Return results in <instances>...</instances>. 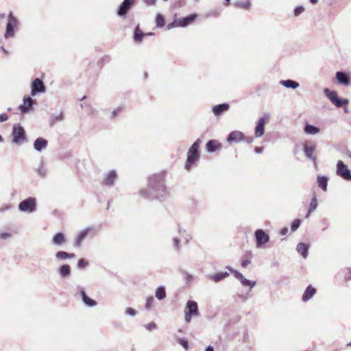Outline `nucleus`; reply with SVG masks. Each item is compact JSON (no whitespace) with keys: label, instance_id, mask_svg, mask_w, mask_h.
<instances>
[{"label":"nucleus","instance_id":"31","mask_svg":"<svg viewBox=\"0 0 351 351\" xmlns=\"http://www.w3.org/2000/svg\"><path fill=\"white\" fill-rule=\"evenodd\" d=\"M229 276V274L226 271H221L215 274V275L212 276L211 278L216 282L226 278Z\"/></svg>","mask_w":351,"mask_h":351},{"label":"nucleus","instance_id":"15","mask_svg":"<svg viewBox=\"0 0 351 351\" xmlns=\"http://www.w3.org/2000/svg\"><path fill=\"white\" fill-rule=\"evenodd\" d=\"M316 149L315 145L313 144L312 143L307 142L304 145V151L305 153V155L313 160H315V157L313 156V153Z\"/></svg>","mask_w":351,"mask_h":351},{"label":"nucleus","instance_id":"55","mask_svg":"<svg viewBox=\"0 0 351 351\" xmlns=\"http://www.w3.org/2000/svg\"><path fill=\"white\" fill-rule=\"evenodd\" d=\"M206 351H214V348L213 346H208L206 348Z\"/></svg>","mask_w":351,"mask_h":351},{"label":"nucleus","instance_id":"29","mask_svg":"<svg viewBox=\"0 0 351 351\" xmlns=\"http://www.w3.org/2000/svg\"><path fill=\"white\" fill-rule=\"evenodd\" d=\"M145 36V34L143 33L139 28V26L137 25L134 30V39L136 42L140 43L142 41L143 37Z\"/></svg>","mask_w":351,"mask_h":351},{"label":"nucleus","instance_id":"61","mask_svg":"<svg viewBox=\"0 0 351 351\" xmlns=\"http://www.w3.org/2000/svg\"><path fill=\"white\" fill-rule=\"evenodd\" d=\"M348 346H351V342H350Z\"/></svg>","mask_w":351,"mask_h":351},{"label":"nucleus","instance_id":"25","mask_svg":"<svg viewBox=\"0 0 351 351\" xmlns=\"http://www.w3.org/2000/svg\"><path fill=\"white\" fill-rule=\"evenodd\" d=\"M317 184L323 191H326L328 179L325 176H317Z\"/></svg>","mask_w":351,"mask_h":351},{"label":"nucleus","instance_id":"19","mask_svg":"<svg viewBox=\"0 0 351 351\" xmlns=\"http://www.w3.org/2000/svg\"><path fill=\"white\" fill-rule=\"evenodd\" d=\"M229 109V105L227 104H219L213 108V112L216 116L220 115L222 112Z\"/></svg>","mask_w":351,"mask_h":351},{"label":"nucleus","instance_id":"42","mask_svg":"<svg viewBox=\"0 0 351 351\" xmlns=\"http://www.w3.org/2000/svg\"><path fill=\"white\" fill-rule=\"evenodd\" d=\"M88 265V262L84 258L80 259L77 263V267L80 269H84Z\"/></svg>","mask_w":351,"mask_h":351},{"label":"nucleus","instance_id":"40","mask_svg":"<svg viewBox=\"0 0 351 351\" xmlns=\"http://www.w3.org/2000/svg\"><path fill=\"white\" fill-rule=\"evenodd\" d=\"M227 269H228L232 273H233L237 278L240 279L243 283H245V279H243V275L241 273L232 269L230 267H227Z\"/></svg>","mask_w":351,"mask_h":351},{"label":"nucleus","instance_id":"23","mask_svg":"<svg viewBox=\"0 0 351 351\" xmlns=\"http://www.w3.org/2000/svg\"><path fill=\"white\" fill-rule=\"evenodd\" d=\"M252 256L253 255L252 252H245L241 259V266L243 267H246L251 263Z\"/></svg>","mask_w":351,"mask_h":351},{"label":"nucleus","instance_id":"27","mask_svg":"<svg viewBox=\"0 0 351 351\" xmlns=\"http://www.w3.org/2000/svg\"><path fill=\"white\" fill-rule=\"evenodd\" d=\"M308 246L304 243H300L297 246L298 252L304 257L306 258L308 254Z\"/></svg>","mask_w":351,"mask_h":351},{"label":"nucleus","instance_id":"63","mask_svg":"<svg viewBox=\"0 0 351 351\" xmlns=\"http://www.w3.org/2000/svg\"><path fill=\"white\" fill-rule=\"evenodd\" d=\"M228 3L230 1V0H226Z\"/></svg>","mask_w":351,"mask_h":351},{"label":"nucleus","instance_id":"47","mask_svg":"<svg viewBox=\"0 0 351 351\" xmlns=\"http://www.w3.org/2000/svg\"><path fill=\"white\" fill-rule=\"evenodd\" d=\"M304 10V8L302 7V6H298L297 8H295V9L294 10V14L295 16H298L300 15L302 12H303Z\"/></svg>","mask_w":351,"mask_h":351},{"label":"nucleus","instance_id":"7","mask_svg":"<svg viewBox=\"0 0 351 351\" xmlns=\"http://www.w3.org/2000/svg\"><path fill=\"white\" fill-rule=\"evenodd\" d=\"M241 141H245L248 143H250L252 142L253 138L252 137H245L244 134L239 131L232 132L228 137V141L229 143H233V142L238 143Z\"/></svg>","mask_w":351,"mask_h":351},{"label":"nucleus","instance_id":"18","mask_svg":"<svg viewBox=\"0 0 351 351\" xmlns=\"http://www.w3.org/2000/svg\"><path fill=\"white\" fill-rule=\"evenodd\" d=\"M90 230V228H86L85 230L81 231L79 233V234L75 241V243H74L75 247H80L82 241L86 237V236L88 235Z\"/></svg>","mask_w":351,"mask_h":351},{"label":"nucleus","instance_id":"13","mask_svg":"<svg viewBox=\"0 0 351 351\" xmlns=\"http://www.w3.org/2000/svg\"><path fill=\"white\" fill-rule=\"evenodd\" d=\"M16 19L12 15V14H10L5 34L6 38L14 36V27L16 25Z\"/></svg>","mask_w":351,"mask_h":351},{"label":"nucleus","instance_id":"30","mask_svg":"<svg viewBox=\"0 0 351 351\" xmlns=\"http://www.w3.org/2000/svg\"><path fill=\"white\" fill-rule=\"evenodd\" d=\"M65 241L64 235L61 232L57 233L53 237V242L56 245H62Z\"/></svg>","mask_w":351,"mask_h":351},{"label":"nucleus","instance_id":"17","mask_svg":"<svg viewBox=\"0 0 351 351\" xmlns=\"http://www.w3.org/2000/svg\"><path fill=\"white\" fill-rule=\"evenodd\" d=\"M117 177V173L114 170L110 171L106 178L104 180L103 184L107 186H111L114 184V180Z\"/></svg>","mask_w":351,"mask_h":351},{"label":"nucleus","instance_id":"62","mask_svg":"<svg viewBox=\"0 0 351 351\" xmlns=\"http://www.w3.org/2000/svg\"><path fill=\"white\" fill-rule=\"evenodd\" d=\"M1 140H2V137H1V136L0 135V141H1Z\"/></svg>","mask_w":351,"mask_h":351},{"label":"nucleus","instance_id":"14","mask_svg":"<svg viewBox=\"0 0 351 351\" xmlns=\"http://www.w3.org/2000/svg\"><path fill=\"white\" fill-rule=\"evenodd\" d=\"M45 86L43 82L38 78L35 79L32 83V95H35L37 93L45 92Z\"/></svg>","mask_w":351,"mask_h":351},{"label":"nucleus","instance_id":"44","mask_svg":"<svg viewBox=\"0 0 351 351\" xmlns=\"http://www.w3.org/2000/svg\"><path fill=\"white\" fill-rule=\"evenodd\" d=\"M154 302V299L153 296H150L147 299L145 308L147 309H150L153 305V303Z\"/></svg>","mask_w":351,"mask_h":351},{"label":"nucleus","instance_id":"53","mask_svg":"<svg viewBox=\"0 0 351 351\" xmlns=\"http://www.w3.org/2000/svg\"><path fill=\"white\" fill-rule=\"evenodd\" d=\"M177 27V26L176 25V20H175L173 22H172L171 23H169V24L167 25L168 29H170V28H171V27Z\"/></svg>","mask_w":351,"mask_h":351},{"label":"nucleus","instance_id":"1","mask_svg":"<svg viewBox=\"0 0 351 351\" xmlns=\"http://www.w3.org/2000/svg\"><path fill=\"white\" fill-rule=\"evenodd\" d=\"M201 144V140L197 139L193 144L190 147L187 152V158L185 162L184 167L187 171H190L192 166L199 160V147Z\"/></svg>","mask_w":351,"mask_h":351},{"label":"nucleus","instance_id":"4","mask_svg":"<svg viewBox=\"0 0 351 351\" xmlns=\"http://www.w3.org/2000/svg\"><path fill=\"white\" fill-rule=\"evenodd\" d=\"M13 142L21 144L25 141V132L20 125H14L12 130Z\"/></svg>","mask_w":351,"mask_h":351},{"label":"nucleus","instance_id":"11","mask_svg":"<svg viewBox=\"0 0 351 351\" xmlns=\"http://www.w3.org/2000/svg\"><path fill=\"white\" fill-rule=\"evenodd\" d=\"M197 17V15L196 14H192L186 17L176 19V25L178 27H186L190 24H192L195 21Z\"/></svg>","mask_w":351,"mask_h":351},{"label":"nucleus","instance_id":"45","mask_svg":"<svg viewBox=\"0 0 351 351\" xmlns=\"http://www.w3.org/2000/svg\"><path fill=\"white\" fill-rule=\"evenodd\" d=\"M343 272L345 278L348 280H351V267L346 268Z\"/></svg>","mask_w":351,"mask_h":351},{"label":"nucleus","instance_id":"57","mask_svg":"<svg viewBox=\"0 0 351 351\" xmlns=\"http://www.w3.org/2000/svg\"><path fill=\"white\" fill-rule=\"evenodd\" d=\"M141 193L142 194V195L145 196V195L147 194V191H142L141 192Z\"/></svg>","mask_w":351,"mask_h":351},{"label":"nucleus","instance_id":"33","mask_svg":"<svg viewBox=\"0 0 351 351\" xmlns=\"http://www.w3.org/2000/svg\"><path fill=\"white\" fill-rule=\"evenodd\" d=\"M56 256L59 259H66L75 257V254H69L64 251H59L56 253Z\"/></svg>","mask_w":351,"mask_h":351},{"label":"nucleus","instance_id":"36","mask_svg":"<svg viewBox=\"0 0 351 351\" xmlns=\"http://www.w3.org/2000/svg\"><path fill=\"white\" fill-rule=\"evenodd\" d=\"M304 131L307 134H315L319 132V129L311 125H306L304 128Z\"/></svg>","mask_w":351,"mask_h":351},{"label":"nucleus","instance_id":"12","mask_svg":"<svg viewBox=\"0 0 351 351\" xmlns=\"http://www.w3.org/2000/svg\"><path fill=\"white\" fill-rule=\"evenodd\" d=\"M255 237L256 240V246L261 247L269 241V237L263 230H257L255 232Z\"/></svg>","mask_w":351,"mask_h":351},{"label":"nucleus","instance_id":"60","mask_svg":"<svg viewBox=\"0 0 351 351\" xmlns=\"http://www.w3.org/2000/svg\"><path fill=\"white\" fill-rule=\"evenodd\" d=\"M246 285H250V282H247Z\"/></svg>","mask_w":351,"mask_h":351},{"label":"nucleus","instance_id":"46","mask_svg":"<svg viewBox=\"0 0 351 351\" xmlns=\"http://www.w3.org/2000/svg\"><path fill=\"white\" fill-rule=\"evenodd\" d=\"M125 314L134 317L136 315V311L134 308L128 307L125 310Z\"/></svg>","mask_w":351,"mask_h":351},{"label":"nucleus","instance_id":"24","mask_svg":"<svg viewBox=\"0 0 351 351\" xmlns=\"http://www.w3.org/2000/svg\"><path fill=\"white\" fill-rule=\"evenodd\" d=\"M253 287H241V290L238 291L237 294L242 300H246Z\"/></svg>","mask_w":351,"mask_h":351},{"label":"nucleus","instance_id":"52","mask_svg":"<svg viewBox=\"0 0 351 351\" xmlns=\"http://www.w3.org/2000/svg\"><path fill=\"white\" fill-rule=\"evenodd\" d=\"M289 230L287 228H283L281 230H280V234L281 235H285L287 234Z\"/></svg>","mask_w":351,"mask_h":351},{"label":"nucleus","instance_id":"20","mask_svg":"<svg viewBox=\"0 0 351 351\" xmlns=\"http://www.w3.org/2000/svg\"><path fill=\"white\" fill-rule=\"evenodd\" d=\"M316 293V289L313 287H307L303 295L302 300L306 302L309 300Z\"/></svg>","mask_w":351,"mask_h":351},{"label":"nucleus","instance_id":"28","mask_svg":"<svg viewBox=\"0 0 351 351\" xmlns=\"http://www.w3.org/2000/svg\"><path fill=\"white\" fill-rule=\"evenodd\" d=\"M82 300L85 303L86 305L88 306H94L97 304L96 302L90 298H88L84 291H81L80 292Z\"/></svg>","mask_w":351,"mask_h":351},{"label":"nucleus","instance_id":"49","mask_svg":"<svg viewBox=\"0 0 351 351\" xmlns=\"http://www.w3.org/2000/svg\"><path fill=\"white\" fill-rule=\"evenodd\" d=\"M12 237V234L9 232H1L0 233V239H6L9 237Z\"/></svg>","mask_w":351,"mask_h":351},{"label":"nucleus","instance_id":"35","mask_svg":"<svg viewBox=\"0 0 351 351\" xmlns=\"http://www.w3.org/2000/svg\"><path fill=\"white\" fill-rule=\"evenodd\" d=\"M281 84L287 88H296L299 86V84L298 82L290 80L282 81Z\"/></svg>","mask_w":351,"mask_h":351},{"label":"nucleus","instance_id":"21","mask_svg":"<svg viewBox=\"0 0 351 351\" xmlns=\"http://www.w3.org/2000/svg\"><path fill=\"white\" fill-rule=\"evenodd\" d=\"M33 104V100L31 97H28L23 99V104L20 106L22 112H27Z\"/></svg>","mask_w":351,"mask_h":351},{"label":"nucleus","instance_id":"51","mask_svg":"<svg viewBox=\"0 0 351 351\" xmlns=\"http://www.w3.org/2000/svg\"><path fill=\"white\" fill-rule=\"evenodd\" d=\"M144 2H145L149 5H153L156 3V0H144Z\"/></svg>","mask_w":351,"mask_h":351},{"label":"nucleus","instance_id":"3","mask_svg":"<svg viewBox=\"0 0 351 351\" xmlns=\"http://www.w3.org/2000/svg\"><path fill=\"white\" fill-rule=\"evenodd\" d=\"M186 310L184 311V319L186 323H189L193 316L198 315V306L195 301L189 300L186 303Z\"/></svg>","mask_w":351,"mask_h":351},{"label":"nucleus","instance_id":"48","mask_svg":"<svg viewBox=\"0 0 351 351\" xmlns=\"http://www.w3.org/2000/svg\"><path fill=\"white\" fill-rule=\"evenodd\" d=\"M179 343L183 346L186 350L188 349V341L184 339H180L178 340Z\"/></svg>","mask_w":351,"mask_h":351},{"label":"nucleus","instance_id":"2","mask_svg":"<svg viewBox=\"0 0 351 351\" xmlns=\"http://www.w3.org/2000/svg\"><path fill=\"white\" fill-rule=\"evenodd\" d=\"M165 173L160 172L158 173L153 174L148 178L147 188L149 190H157L162 192L166 191L165 186Z\"/></svg>","mask_w":351,"mask_h":351},{"label":"nucleus","instance_id":"50","mask_svg":"<svg viewBox=\"0 0 351 351\" xmlns=\"http://www.w3.org/2000/svg\"><path fill=\"white\" fill-rule=\"evenodd\" d=\"M8 119V116L7 114L3 113V114H0V121L1 122L5 121Z\"/></svg>","mask_w":351,"mask_h":351},{"label":"nucleus","instance_id":"56","mask_svg":"<svg viewBox=\"0 0 351 351\" xmlns=\"http://www.w3.org/2000/svg\"><path fill=\"white\" fill-rule=\"evenodd\" d=\"M317 1L318 0H310L311 3H313V4H315V3H317Z\"/></svg>","mask_w":351,"mask_h":351},{"label":"nucleus","instance_id":"41","mask_svg":"<svg viewBox=\"0 0 351 351\" xmlns=\"http://www.w3.org/2000/svg\"><path fill=\"white\" fill-rule=\"evenodd\" d=\"M144 327L149 331H152L157 328V326L154 322L145 324Z\"/></svg>","mask_w":351,"mask_h":351},{"label":"nucleus","instance_id":"39","mask_svg":"<svg viewBox=\"0 0 351 351\" xmlns=\"http://www.w3.org/2000/svg\"><path fill=\"white\" fill-rule=\"evenodd\" d=\"M71 269L69 265H64L60 269V273L62 276H66L70 274Z\"/></svg>","mask_w":351,"mask_h":351},{"label":"nucleus","instance_id":"34","mask_svg":"<svg viewBox=\"0 0 351 351\" xmlns=\"http://www.w3.org/2000/svg\"><path fill=\"white\" fill-rule=\"evenodd\" d=\"M317 199L316 195L314 194V195L311 199L310 206H309L307 216L309 215L313 211H314L315 209L317 208Z\"/></svg>","mask_w":351,"mask_h":351},{"label":"nucleus","instance_id":"38","mask_svg":"<svg viewBox=\"0 0 351 351\" xmlns=\"http://www.w3.org/2000/svg\"><path fill=\"white\" fill-rule=\"evenodd\" d=\"M156 25L158 27H162L165 25V19L160 14H158L155 19Z\"/></svg>","mask_w":351,"mask_h":351},{"label":"nucleus","instance_id":"16","mask_svg":"<svg viewBox=\"0 0 351 351\" xmlns=\"http://www.w3.org/2000/svg\"><path fill=\"white\" fill-rule=\"evenodd\" d=\"M208 152H213L221 148V144L216 140H210L206 145Z\"/></svg>","mask_w":351,"mask_h":351},{"label":"nucleus","instance_id":"37","mask_svg":"<svg viewBox=\"0 0 351 351\" xmlns=\"http://www.w3.org/2000/svg\"><path fill=\"white\" fill-rule=\"evenodd\" d=\"M166 296V293L165 290V287H158L156 291V297L161 300L164 299Z\"/></svg>","mask_w":351,"mask_h":351},{"label":"nucleus","instance_id":"59","mask_svg":"<svg viewBox=\"0 0 351 351\" xmlns=\"http://www.w3.org/2000/svg\"><path fill=\"white\" fill-rule=\"evenodd\" d=\"M145 35L151 36V35H153V33H152V32L147 33V34H145Z\"/></svg>","mask_w":351,"mask_h":351},{"label":"nucleus","instance_id":"43","mask_svg":"<svg viewBox=\"0 0 351 351\" xmlns=\"http://www.w3.org/2000/svg\"><path fill=\"white\" fill-rule=\"evenodd\" d=\"M300 219H295L292 223H291V230L293 232L295 231L300 226Z\"/></svg>","mask_w":351,"mask_h":351},{"label":"nucleus","instance_id":"22","mask_svg":"<svg viewBox=\"0 0 351 351\" xmlns=\"http://www.w3.org/2000/svg\"><path fill=\"white\" fill-rule=\"evenodd\" d=\"M47 145V141L43 138H38L34 144V148L40 151L42 149H44Z\"/></svg>","mask_w":351,"mask_h":351},{"label":"nucleus","instance_id":"26","mask_svg":"<svg viewBox=\"0 0 351 351\" xmlns=\"http://www.w3.org/2000/svg\"><path fill=\"white\" fill-rule=\"evenodd\" d=\"M336 77L340 84L348 85L349 84V80L346 74L343 72L338 71L336 73Z\"/></svg>","mask_w":351,"mask_h":351},{"label":"nucleus","instance_id":"32","mask_svg":"<svg viewBox=\"0 0 351 351\" xmlns=\"http://www.w3.org/2000/svg\"><path fill=\"white\" fill-rule=\"evenodd\" d=\"M235 6L239 8L248 10L251 6V3L250 0L239 1L235 3Z\"/></svg>","mask_w":351,"mask_h":351},{"label":"nucleus","instance_id":"10","mask_svg":"<svg viewBox=\"0 0 351 351\" xmlns=\"http://www.w3.org/2000/svg\"><path fill=\"white\" fill-rule=\"evenodd\" d=\"M135 0H124L117 10V14L119 16L125 17L128 11L134 5Z\"/></svg>","mask_w":351,"mask_h":351},{"label":"nucleus","instance_id":"9","mask_svg":"<svg viewBox=\"0 0 351 351\" xmlns=\"http://www.w3.org/2000/svg\"><path fill=\"white\" fill-rule=\"evenodd\" d=\"M269 119V115H265V117H261L258 119L254 132L256 137H261L264 134L265 125L266 123L268 122Z\"/></svg>","mask_w":351,"mask_h":351},{"label":"nucleus","instance_id":"5","mask_svg":"<svg viewBox=\"0 0 351 351\" xmlns=\"http://www.w3.org/2000/svg\"><path fill=\"white\" fill-rule=\"evenodd\" d=\"M337 174L346 180H351V171L341 160L337 162Z\"/></svg>","mask_w":351,"mask_h":351},{"label":"nucleus","instance_id":"54","mask_svg":"<svg viewBox=\"0 0 351 351\" xmlns=\"http://www.w3.org/2000/svg\"><path fill=\"white\" fill-rule=\"evenodd\" d=\"M263 149V147H256L255 148V152L256 153H261V152H262Z\"/></svg>","mask_w":351,"mask_h":351},{"label":"nucleus","instance_id":"6","mask_svg":"<svg viewBox=\"0 0 351 351\" xmlns=\"http://www.w3.org/2000/svg\"><path fill=\"white\" fill-rule=\"evenodd\" d=\"M324 93L330 101L337 107H342L343 105L348 104V100L339 99L336 91H330L328 89L326 88Z\"/></svg>","mask_w":351,"mask_h":351},{"label":"nucleus","instance_id":"58","mask_svg":"<svg viewBox=\"0 0 351 351\" xmlns=\"http://www.w3.org/2000/svg\"><path fill=\"white\" fill-rule=\"evenodd\" d=\"M174 241H175V243H176V245H178V240L177 239H174Z\"/></svg>","mask_w":351,"mask_h":351},{"label":"nucleus","instance_id":"8","mask_svg":"<svg viewBox=\"0 0 351 351\" xmlns=\"http://www.w3.org/2000/svg\"><path fill=\"white\" fill-rule=\"evenodd\" d=\"M20 210L23 212H33L36 209V199L33 197H29L22 201L19 206Z\"/></svg>","mask_w":351,"mask_h":351}]
</instances>
